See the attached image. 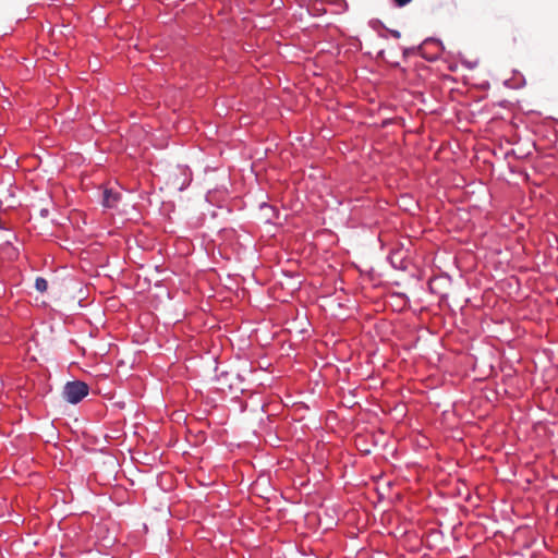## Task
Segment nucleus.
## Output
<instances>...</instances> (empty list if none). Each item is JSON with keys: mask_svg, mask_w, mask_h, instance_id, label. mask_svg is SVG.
I'll list each match as a JSON object with an SVG mask.
<instances>
[{"mask_svg": "<svg viewBox=\"0 0 558 558\" xmlns=\"http://www.w3.org/2000/svg\"><path fill=\"white\" fill-rule=\"evenodd\" d=\"M412 0H393L395 4L397 7H404L409 4Z\"/></svg>", "mask_w": 558, "mask_h": 558, "instance_id": "obj_4", "label": "nucleus"}, {"mask_svg": "<svg viewBox=\"0 0 558 558\" xmlns=\"http://www.w3.org/2000/svg\"><path fill=\"white\" fill-rule=\"evenodd\" d=\"M121 199V193L113 191L112 189H106L102 195V205L107 208H113Z\"/></svg>", "mask_w": 558, "mask_h": 558, "instance_id": "obj_2", "label": "nucleus"}, {"mask_svg": "<svg viewBox=\"0 0 558 558\" xmlns=\"http://www.w3.org/2000/svg\"><path fill=\"white\" fill-rule=\"evenodd\" d=\"M391 35H392L393 37H396V38H399V37H400V32H398V31H392V32H391Z\"/></svg>", "mask_w": 558, "mask_h": 558, "instance_id": "obj_5", "label": "nucleus"}, {"mask_svg": "<svg viewBox=\"0 0 558 558\" xmlns=\"http://www.w3.org/2000/svg\"><path fill=\"white\" fill-rule=\"evenodd\" d=\"M88 386L80 380L69 381L64 385L62 396L70 403H78L88 395Z\"/></svg>", "mask_w": 558, "mask_h": 558, "instance_id": "obj_1", "label": "nucleus"}, {"mask_svg": "<svg viewBox=\"0 0 558 558\" xmlns=\"http://www.w3.org/2000/svg\"><path fill=\"white\" fill-rule=\"evenodd\" d=\"M35 288L38 292H41V293L46 292L48 289L47 280L43 277H37L35 280Z\"/></svg>", "mask_w": 558, "mask_h": 558, "instance_id": "obj_3", "label": "nucleus"}]
</instances>
